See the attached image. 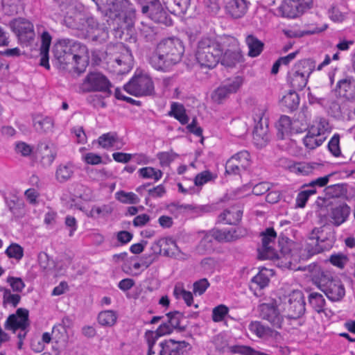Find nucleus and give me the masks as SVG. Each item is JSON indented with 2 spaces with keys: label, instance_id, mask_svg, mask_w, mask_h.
I'll return each instance as SVG.
<instances>
[{
  "label": "nucleus",
  "instance_id": "f257e3e1",
  "mask_svg": "<svg viewBox=\"0 0 355 355\" xmlns=\"http://www.w3.org/2000/svg\"><path fill=\"white\" fill-rule=\"evenodd\" d=\"M98 9L112 19L113 34L116 39L136 43L134 34L136 9L129 0H92Z\"/></svg>",
  "mask_w": 355,
  "mask_h": 355
},
{
  "label": "nucleus",
  "instance_id": "f03ea898",
  "mask_svg": "<svg viewBox=\"0 0 355 355\" xmlns=\"http://www.w3.org/2000/svg\"><path fill=\"white\" fill-rule=\"evenodd\" d=\"M87 47L72 39L58 40L53 48L52 62L60 70L73 71L78 74L85 71L87 64Z\"/></svg>",
  "mask_w": 355,
  "mask_h": 355
},
{
  "label": "nucleus",
  "instance_id": "7ed1b4c3",
  "mask_svg": "<svg viewBox=\"0 0 355 355\" xmlns=\"http://www.w3.org/2000/svg\"><path fill=\"white\" fill-rule=\"evenodd\" d=\"M183 53L184 46L179 39L166 38L158 44L150 63L158 71H167L181 60Z\"/></svg>",
  "mask_w": 355,
  "mask_h": 355
},
{
  "label": "nucleus",
  "instance_id": "20e7f679",
  "mask_svg": "<svg viewBox=\"0 0 355 355\" xmlns=\"http://www.w3.org/2000/svg\"><path fill=\"white\" fill-rule=\"evenodd\" d=\"M261 246L258 248L259 258L261 259H271L277 262L279 267L291 268V260L294 259L293 254L288 248H282L278 252L275 248L277 233L273 228H267L260 234Z\"/></svg>",
  "mask_w": 355,
  "mask_h": 355
},
{
  "label": "nucleus",
  "instance_id": "39448f33",
  "mask_svg": "<svg viewBox=\"0 0 355 355\" xmlns=\"http://www.w3.org/2000/svg\"><path fill=\"white\" fill-rule=\"evenodd\" d=\"M223 54V48L216 38L205 37L198 41L196 58L202 68H214L220 60Z\"/></svg>",
  "mask_w": 355,
  "mask_h": 355
},
{
  "label": "nucleus",
  "instance_id": "423d86ee",
  "mask_svg": "<svg viewBox=\"0 0 355 355\" xmlns=\"http://www.w3.org/2000/svg\"><path fill=\"white\" fill-rule=\"evenodd\" d=\"M322 233L323 230L321 227L313 229L305 248L300 251L301 259H308L316 254L331 248L334 242V234L331 233L329 237H324Z\"/></svg>",
  "mask_w": 355,
  "mask_h": 355
},
{
  "label": "nucleus",
  "instance_id": "0eeeda50",
  "mask_svg": "<svg viewBox=\"0 0 355 355\" xmlns=\"http://www.w3.org/2000/svg\"><path fill=\"white\" fill-rule=\"evenodd\" d=\"M315 284L331 302H339L345 295V288L340 279L331 274L320 272L314 278Z\"/></svg>",
  "mask_w": 355,
  "mask_h": 355
},
{
  "label": "nucleus",
  "instance_id": "6e6552de",
  "mask_svg": "<svg viewBox=\"0 0 355 355\" xmlns=\"http://www.w3.org/2000/svg\"><path fill=\"white\" fill-rule=\"evenodd\" d=\"M125 91L135 96H150L154 93V84L146 73L136 72L123 87Z\"/></svg>",
  "mask_w": 355,
  "mask_h": 355
},
{
  "label": "nucleus",
  "instance_id": "1a4fd4ad",
  "mask_svg": "<svg viewBox=\"0 0 355 355\" xmlns=\"http://www.w3.org/2000/svg\"><path fill=\"white\" fill-rule=\"evenodd\" d=\"M202 233L205 235L200 241V245H205L206 243L211 244L212 239H216L218 242H234L245 237L248 234L247 230L242 227L223 230L213 229L209 232L203 231Z\"/></svg>",
  "mask_w": 355,
  "mask_h": 355
},
{
  "label": "nucleus",
  "instance_id": "9d476101",
  "mask_svg": "<svg viewBox=\"0 0 355 355\" xmlns=\"http://www.w3.org/2000/svg\"><path fill=\"white\" fill-rule=\"evenodd\" d=\"M29 325L28 311L19 308L15 314L8 316L5 323V329L11 330L15 334L19 329L17 338L19 340H24L26 336Z\"/></svg>",
  "mask_w": 355,
  "mask_h": 355
},
{
  "label": "nucleus",
  "instance_id": "9b49d317",
  "mask_svg": "<svg viewBox=\"0 0 355 355\" xmlns=\"http://www.w3.org/2000/svg\"><path fill=\"white\" fill-rule=\"evenodd\" d=\"M112 84L105 76L97 71L89 73L80 85L83 92H102L111 94Z\"/></svg>",
  "mask_w": 355,
  "mask_h": 355
},
{
  "label": "nucleus",
  "instance_id": "f8f14e48",
  "mask_svg": "<svg viewBox=\"0 0 355 355\" xmlns=\"http://www.w3.org/2000/svg\"><path fill=\"white\" fill-rule=\"evenodd\" d=\"M284 300V311L287 313L288 318L297 319L304 314L306 302L302 291L294 290L285 297Z\"/></svg>",
  "mask_w": 355,
  "mask_h": 355
},
{
  "label": "nucleus",
  "instance_id": "ddd939ff",
  "mask_svg": "<svg viewBox=\"0 0 355 355\" xmlns=\"http://www.w3.org/2000/svg\"><path fill=\"white\" fill-rule=\"evenodd\" d=\"M108 37V30L105 25L100 24L94 17H89L88 24L85 31L82 33L81 38L95 44H102L105 42Z\"/></svg>",
  "mask_w": 355,
  "mask_h": 355
},
{
  "label": "nucleus",
  "instance_id": "4468645a",
  "mask_svg": "<svg viewBox=\"0 0 355 355\" xmlns=\"http://www.w3.org/2000/svg\"><path fill=\"white\" fill-rule=\"evenodd\" d=\"M10 25L21 44H28L34 40L33 24L29 20L19 17L12 20Z\"/></svg>",
  "mask_w": 355,
  "mask_h": 355
},
{
  "label": "nucleus",
  "instance_id": "2eb2a0df",
  "mask_svg": "<svg viewBox=\"0 0 355 355\" xmlns=\"http://www.w3.org/2000/svg\"><path fill=\"white\" fill-rule=\"evenodd\" d=\"M251 164L250 155L247 150L240 151L232 156L226 162L225 173L240 175L246 171Z\"/></svg>",
  "mask_w": 355,
  "mask_h": 355
},
{
  "label": "nucleus",
  "instance_id": "dca6fc26",
  "mask_svg": "<svg viewBox=\"0 0 355 355\" xmlns=\"http://www.w3.org/2000/svg\"><path fill=\"white\" fill-rule=\"evenodd\" d=\"M259 311L260 317L267 320L273 328H282L284 317L279 312L276 301L260 304Z\"/></svg>",
  "mask_w": 355,
  "mask_h": 355
},
{
  "label": "nucleus",
  "instance_id": "f3484780",
  "mask_svg": "<svg viewBox=\"0 0 355 355\" xmlns=\"http://www.w3.org/2000/svg\"><path fill=\"white\" fill-rule=\"evenodd\" d=\"M89 21V17L76 10L67 12L63 19V24L69 28L76 30L77 35L81 38Z\"/></svg>",
  "mask_w": 355,
  "mask_h": 355
},
{
  "label": "nucleus",
  "instance_id": "a211bd4d",
  "mask_svg": "<svg viewBox=\"0 0 355 355\" xmlns=\"http://www.w3.org/2000/svg\"><path fill=\"white\" fill-rule=\"evenodd\" d=\"M242 83V78L238 76L223 84L216 89L211 94L212 100L218 104L221 103L230 94L236 92Z\"/></svg>",
  "mask_w": 355,
  "mask_h": 355
},
{
  "label": "nucleus",
  "instance_id": "6ab92c4d",
  "mask_svg": "<svg viewBox=\"0 0 355 355\" xmlns=\"http://www.w3.org/2000/svg\"><path fill=\"white\" fill-rule=\"evenodd\" d=\"M250 2L247 0H225L226 14L233 19L242 18L248 12Z\"/></svg>",
  "mask_w": 355,
  "mask_h": 355
},
{
  "label": "nucleus",
  "instance_id": "aec40b11",
  "mask_svg": "<svg viewBox=\"0 0 355 355\" xmlns=\"http://www.w3.org/2000/svg\"><path fill=\"white\" fill-rule=\"evenodd\" d=\"M159 346V355H182L189 346V343L184 340L176 341L169 339L160 343Z\"/></svg>",
  "mask_w": 355,
  "mask_h": 355
},
{
  "label": "nucleus",
  "instance_id": "412c9836",
  "mask_svg": "<svg viewBox=\"0 0 355 355\" xmlns=\"http://www.w3.org/2000/svg\"><path fill=\"white\" fill-rule=\"evenodd\" d=\"M351 208L345 202L340 203L331 208L329 214L331 223L336 227L341 225L348 218Z\"/></svg>",
  "mask_w": 355,
  "mask_h": 355
},
{
  "label": "nucleus",
  "instance_id": "4be33fe9",
  "mask_svg": "<svg viewBox=\"0 0 355 355\" xmlns=\"http://www.w3.org/2000/svg\"><path fill=\"white\" fill-rule=\"evenodd\" d=\"M336 92L340 96L348 100L355 99V80L354 78L347 76L338 81Z\"/></svg>",
  "mask_w": 355,
  "mask_h": 355
},
{
  "label": "nucleus",
  "instance_id": "5701e85b",
  "mask_svg": "<svg viewBox=\"0 0 355 355\" xmlns=\"http://www.w3.org/2000/svg\"><path fill=\"white\" fill-rule=\"evenodd\" d=\"M211 343L215 350L220 354L227 352L241 354V352L237 351L241 350L242 345H231L227 337L222 334L214 336L211 340Z\"/></svg>",
  "mask_w": 355,
  "mask_h": 355
},
{
  "label": "nucleus",
  "instance_id": "b1692460",
  "mask_svg": "<svg viewBox=\"0 0 355 355\" xmlns=\"http://www.w3.org/2000/svg\"><path fill=\"white\" fill-rule=\"evenodd\" d=\"M146 14L155 23L167 26L172 24V19L169 14L162 7L160 1L153 6Z\"/></svg>",
  "mask_w": 355,
  "mask_h": 355
},
{
  "label": "nucleus",
  "instance_id": "393cba45",
  "mask_svg": "<svg viewBox=\"0 0 355 355\" xmlns=\"http://www.w3.org/2000/svg\"><path fill=\"white\" fill-rule=\"evenodd\" d=\"M37 154L40 157V163L44 167L50 166L55 160L57 152L55 148L42 142L37 146Z\"/></svg>",
  "mask_w": 355,
  "mask_h": 355
},
{
  "label": "nucleus",
  "instance_id": "a878e982",
  "mask_svg": "<svg viewBox=\"0 0 355 355\" xmlns=\"http://www.w3.org/2000/svg\"><path fill=\"white\" fill-rule=\"evenodd\" d=\"M243 211L236 207H232L223 211L218 216V222L228 225H236L242 218Z\"/></svg>",
  "mask_w": 355,
  "mask_h": 355
},
{
  "label": "nucleus",
  "instance_id": "bb28decb",
  "mask_svg": "<svg viewBox=\"0 0 355 355\" xmlns=\"http://www.w3.org/2000/svg\"><path fill=\"white\" fill-rule=\"evenodd\" d=\"M42 44L40 46V64L46 69H50L49 62V52L52 37L48 31H44L41 35Z\"/></svg>",
  "mask_w": 355,
  "mask_h": 355
},
{
  "label": "nucleus",
  "instance_id": "cd10ccee",
  "mask_svg": "<svg viewBox=\"0 0 355 355\" xmlns=\"http://www.w3.org/2000/svg\"><path fill=\"white\" fill-rule=\"evenodd\" d=\"M75 166L73 164L68 162L60 164L55 170V177L58 182L64 183L70 180L74 175Z\"/></svg>",
  "mask_w": 355,
  "mask_h": 355
},
{
  "label": "nucleus",
  "instance_id": "c85d7f7f",
  "mask_svg": "<svg viewBox=\"0 0 355 355\" xmlns=\"http://www.w3.org/2000/svg\"><path fill=\"white\" fill-rule=\"evenodd\" d=\"M279 9L283 16L288 18H295L304 13L295 0H284Z\"/></svg>",
  "mask_w": 355,
  "mask_h": 355
},
{
  "label": "nucleus",
  "instance_id": "c756f323",
  "mask_svg": "<svg viewBox=\"0 0 355 355\" xmlns=\"http://www.w3.org/2000/svg\"><path fill=\"white\" fill-rule=\"evenodd\" d=\"M250 331L260 338L272 337L276 332L268 326L259 321H252L248 326Z\"/></svg>",
  "mask_w": 355,
  "mask_h": 355
},
{
  "label": "nucleus",
  "instance_id": "7c9ffc66",
  "mask_svg": "<svg viewBox=\"0 0 355 355\" xmlns=\"http://www.w3.org/2000/svg\"><path fill=\"white\" fill-rule=\"evenodd\" d=\"M311 130L312 135H318L320 137H327L331 130V127L329 125V121L322 117H318L315 119L313 125L309 128Z\"/></svg>",
  "mask_w": 355,
  "mask_h": 355
},
{
  "label": "nucleus",
  "instance_id": "2f4dec72",
  "mask_svg": "<svg viewBox=\"0 0 355 355\" xmlns=\"http://www.w3.org/2000/svg\"><path fill=\"white\" fill-rule=\"evenodd\" d=\"M166 8L176 15H181L186 13L188 10L191 0H162Z\"/></svg>",
  "mask_w": 355,
  "mask_h": 355
},
{
  "label": "nucleus",
  "instance_id": "473e14b6",
  "mask_svg": "<svg viewBox=\"0 0 355 355\" xmlns=\"http://www.w3.org/2000/svg\"><path fill=\"white\" fill-rule=\"evenodd\" d=\"M98 144L103 148L108 149L110 148H115L119 149L120 144L119 138L115 132H110L103 134L98 139Z\"/></svg>",
  "mask_w": 355,
  "mask_h": 355
},
{
  "label": "nucleus",
  "instance_id": "72a5a7b5",
  "mask_svg": "<svg viewBox=\"0 0 355 355\" xmlns=\"http://www.w3.org/2000/svg\"><path fill=\"white\" fill-rule=\"evenodd\" d=\"M245 43L248 47V56L255 58L259 56L263 50L264 44L253 35L245 37Z\"/></svg>",
  "mask_w": 355,
  "mask_h": 355
},
{
  "label": "nucleus",
  "instance_id": "f704fd0d",
  "mask_svg": "<svg viewBox=\"0 0 355 355\" xmlns=\"http://www.w3.org/2000/svg\"><path fill=\"white\" fill-rule=\"evenodd\" d=\"M6 202L9 210L15 217L20 218L24 215V202L22 199L13 196L6 198Z\"/></svg>",
  "mask_w": 355,
  "mask_h": 355
},
{
  "label": "nucleus",
  "instance_id": "c9c22d12",
  "mask_svg": "<svg viewBox=\"0 0 355 355\" xmlns=\"http://www.w3.org/2000/svg\"><path fill=\"white\" fill-rule=\"evenodd\" d=\"M308 78L306 75L298 73L295 70L292 69L288 75V81L291 86L296 89L302 90L307 84Z\"/></svg>",
  "mask_w": 355,
  "mask_h": 355
},
{
  "label": "nucleus",
  "instance_id": "e433bc0d",
  "mask_svg": "<svg viewBox=\"0 0 355 355\" xmlns=\"http://www.w3.org/2000/svg\"><path fill=\"white\" fill-rule=\"evenodd\" d=\"M243 60V55L240 51L235 50H227L223 53V56H221V64L226 67H232L236 65V63L241 62Z\"/></svg>",
  "mask_w": 355,
  "mask_h": 355
},
{
  "label": "nucleus",
  "instance_id": "4c0bfd02",
  "mask_svg": "<svg viewBox=\"0 0 355 355\" xmlns=\"http://www.w3.org/2000/svg\"><path fill=\"white\" fill-rule=\"evenodd\" d=\"M168 115L173 116L182 125L187 124L189 121L184 105L178 103H173L171 104Z\"/></svg>",
  "mask_w": 355,
  "mask_h": 355
},
{
  "label": "nucleus",
  "instance_id": "58836bf2",
  "mask_svg": "<svg viewBox=\"0 0 355 355\" xmlns=\"http://www.w3.org/2000/svg\"><path fill=\"white\" fill-rule=\"evenodd\" d=\"M315 68V62L312 59H304L298 61L293 66V69L298 73H302L303 75H306L309 77L311 73L314 71Z\"/></svg>",
  "mask_w": 355,
  "mask_h": 355
},
{
  "label": "nucleus",
  "instance_id": "ea45409f",
  "mask_svg": "<svg viewBox=\"0 0 355 355\" xmlns=\"http://www.w3.org/2000/svg\"><path fill=\"white\" fill-rule=\"evenodd\" d=\"M137 34L146 42L155 40L156 31L150 24L141 21L137 28Z\"/></svg>",
  "mask_w": 355,
  "mask_h": 355
},
{
  "label": "nucleus",
  "instance_id": "a19ab883",
  "mask_svg": "<svg viewBox=\"0 0 355 355\" xmlns=\"http://www.w3.org/2000/svg\"><path fill=\"white\" fill-rule=\"evenodd\" d=\"M281 103L288 110L293 112L297 109L300 103V97L295 91H290L282 98Z\"/></svg>",
  "mask_w": 355,
  "mask_h": 355
},
{
  "label": "nucleus",
  "instance_id": "79ce46f5",
  "mask_svg": "<svg viewBox=\"0 0 355 355\" xmlns=\"http://www.w3.org/2000/svg\"><path fill=\"white\" fill-rule=\"evenodd\" d=\"M308 301L311 306L318 313L324 311L326 304L323 295L317 292H312L309 295Z\"/></svg>",
  "mask_w": 355,
  "mask_h": 355
},
{
  "label": "nucleus",
  "instance_id": "37998d69",
  "mask_svg": "<svg viewBox=\"0 0 355 355\" xmlns=\"http://www.w3.org/2000/svg\"><path fill=\"white\" fill-rule=\"evenodd\" d=\"M327 137H320L318 135H312L311 130H308L306 135L303 139V144L305 147L309 150H313L321 146L326 140Z\"/></svg>",
  "mask_w": 355,
  "mask_h": 355
},
{
  "label": "nucleus",
  "instance_id": "c03bdc74",
  "mask_svg": "<svg viewBox=\"0 0 355 355\" xmlns=\"http://www.w3.org/2000/svg\"><path fill=\"white\" fill-rule=\"evenodd\" d=\"M347 191L346 184H335L324 189L325 195L329 198H340L346 195Z\"/></svg>",
  "mask_w": 355,
  "mask_h": 355
},
{
  "label": "nucleus",
  "instance_id": "a18cd8bd",
  "mask_svg": "<svg viewBox=\"0 0 355 355\" xmlns=\"http://www.w3.org/2000/svg\"><path fill=\"white\" fill-rule=\"evenodd\" d=\"M117 319L116 312L112 310L101 311L98 315V323L102 326L112 327Z\"/></svg>",
  "mask_w": 355,
  "mask_h": 355
},
{
  "label": "nucleus",
  "instance_id": "49530a36",
  "mask_svg": "<svg viewBox=\"0 0 355 355\" xmlns=\"http://www.w3.org/2000/svg\"><path fill=\"white\" fill-rule=\"evenodd\" d=\"M239 352L243 355H283L284 354L282 347H276L275 352L267 353L255 349L251 347L242 345L241 350Z\"/></svg>",
  "mask_w": 355,
  "mask_h": 355
},
{
  "label": "nucleus",
  "instance_id": "de8ad7c7",
  "mask_svg": "<svg viewBox=\"0 0 355 355\" xmlns=\"http://www.w3.org/2000/svg\"><path fill=\"white\" fill-rule=\"evenodd\" d=\"M344 110L345 105L341 99L332 100L329 102L328 112L331 116L337 119L342 117Z\"/></svg>",
  "mask_w": 355,
  "mask_h": 355
},
{
  "label": "nucleus",
  "instance_id": "09e8293b",
  "mask_svg": "<svg viewBox=\"0 0 355 355\" xmlns=\"http://www.w3.org/2000/svg\"><path fill=\"white\" fill-rule=\"evenodd\" d=\"M138 173L140 177L145 179H153L155 182L161 179L163 174L161 170L150 166L141 168Z\"/></svg>",
  "mask_w": 355,
  "mask_h": 355
},
{
  "label": "nucleus",
  "instance_id": "8fccbe9b",
  "mask_svg": "<svg viewBox=\"0 0 355 355\" xmlns=\"http://www.w3.org/2000/svg\"><path fill=\"white\" fill-rule=\"evenodd\" d=\"M116 198L124 204H137L139 202V197L132 192L119 191L115 194Z\"/></svg>",
  "mask_w": 355,
  "mask_h": 355
},
{
  "label": "nucleus",
  "instance_id": "3c124183",
  "mask_svg": "<svg viewBox=\"0 0 355 355\" xmlns=\"http://www.w3.org/2000/svg\"><path fill=\"white\" fill-rule=\"evenodd\" d=\"M270 137L268 130H253V141L257 146H264L269 141Z\"/></svg>",
  "mask_w": 355,
  "mask_h": 355
},
{
  "label": "nucleus",
  "instance_id": "603ef678",
  "mask_svg": "<svg viewBox=\"0 0 355 355\" xmlns=\"http://www.w3.org/2000/svg\"><path fill=\"white\" fill-rule=\"evenodd\" d=\"M113 208L110 205H103L102 207L93 206L89 213L87 214L88 217L97 218L99 216H106L112 214Z\"/></svg>",
  "mask_w": 355,
  "mask_h": 355
},
{
  "label": "nucleus",
  "instance_id": "864d4df0",
  "mask_svg": "<svg viewBox=\"0 0 355 355\" xmlns=\"http://www.w3.org/2000/svg\"><path fill=\"white\" fill-rule=\"evenodd\" d=\"M6 254L10 258L20 260L24 256V249L17 243H12L6 249Z\"/></svg>",
  "mask_w": 355,
  "mask_h": 355
},
{
  "label": "nucleus",
  "instance_id": "5fc2aeb1",
  "mask_svg": "<svg viewBox=\"0 0 355 355\" xmlns=\"http://www.w3.org/2000/svg\"><path fill=\"white\" fill-rule=\"evenodd\" d=\"M229 309L223 304L218 305L213 309L212 320L215 322H218L224 320L227 315Z\"/></svg>",
  "mask_w": 355,
  "mask_h": 355
},
{
  "label": "nucleus",
  "instance_id": "6e6d98bb",
  "mask_svg": "<svg viewBox=\"0 0 355 355\" xmlns=\"http://www.w3.org/2000/svg\"><path fill=\"white\" fill-rule=\"evenodd\" d=\"M291 120L289 116L286 115H282L277 123V128L278 131L281 133V137H283L284 133H288L291 130Z\"/></svg>",
  "mask_w": 355,
  "mask_h": 355
},
{
  "label": "nucleus",
  "instance_id": "4d7b16f0",
  "mask_svg": "<svg viewBox=\"0 0 355 355\" xmlns=\"http://www.w3.org/2000/svg\"><path fill=\"white\" fill-rule=\"evenodd\" d=\"M316 193L315 189H310L300 191L296 198V205L298 207H304L310 196Z\"/></svg>",
  "mask_w": 355,
  "mask_h": 355
},
{
  "label": "nucleus",
  "instance_id": "13d9d810",
  "mask_svg": "<svg viewBox=\"0 0 355 355\" xmlns=\"http://www.w3.org/2000/svg\"><path fill=\"white\" fill-rule=\"evenodd\" d=\"M180 313L179 311L169 312L166 315L168 318V321L169 326L172 327L174 330L175 329H179L180 331H183L184 329V327H180Z\"/></svg>",
  "mask_w": 355,
  "mask_h": 355
},
{
  "label": "nucleus",
  "instance_id": "bf43d9fd",
  "mask_svg": "<svg viewBox=\"0 0 355 355\" xmlns=\"http://www.w3.org/2000/svg\"><path fill=\"white\" fill-rule=\"evenodd\" d=\"M34 125L37 130L48 132L53 129V121L51 117H45L41 120L35 121Z\"/></svg>",
  "mask_w": 355,
  "mask_h": 355
},
{
  "label": "nucleus",
  "instance_id": "052dcab7",
  "mask_svg": "<svg viewBox=\"0 0 355 355\" xmlns=\"http://www.w3.org/2000/svg\"><path fill=\"white\" fill-rule=\"evenodd\" d=\"M329 260L332 265L339 268H343L349 261L347 255L343 253L331 254Z\"/></svg>",
  "mask_w": 355,
  "mask_h": 355
},
{
  "label": "nucleus",
  "instance_id": "680f3d73",
  "mask_svg": "<svg viewBox=\"0 0 355 355\" xmlns=\"http://www.w3.org/2000/svg\"><path fill=\"white\" fill-rule=\"evenodd\" d=\"M178 157V155L173 151L162 152L157 154V158L162 166L169 165Z\"/></svg>",
  "mask_w": 355,
  "mask_h": 355
},
{
  "label": "nucleus",
  "instance_id": "e2e57ef3",
  "mask_svg": "<svg viewBox=\"0 0 355 355\" xmlns=\"http://www.w3.org/2000/svg\"><path fill=\"white\" fill-rule=\"evenodd\" d=\"M3 304H10L16 307L20 302L21 297L18 294H12L9 289L3 290Z\"/></svg>",
  "mask_w": 355,
  "mask_h": 355
},
{
  "label": "nucleus",
  "instance_id": "0e129e2a",
  "mask_svg": "<svg viewBox=\"0 0 355 355\" xmlns=\"http://www.w3.org/2000/svg\"><path fill=\"white\" fill-rule=\"evenodd\" d=\"M38 263L43 270H49L54 266L53 261L50 259L49 256L44 252L39 253Z\"/></svg>",
  "mask_w": 355,
  "mask_h": 355
},
{
  "label": "nucleus",
  "instance_id": "69168bd1",
  "mask_svg": "<svg viewBox=\"0 0 355 355\" xmlns=\"http://www.w3.org/2000/svg\"><path fill=\"white\" fill-rule=\"evenodd\" d=\"M340 137L338 135H334L328 144V148L329 151L335 157H338L340 155V149L339 146Z\"/></svg>",
  "mask_w": 355,
  "mask_h": 355
},
{
  "label": "nucleus",
  "instance_id": "338daca9",
  "mask_svg": "<svg viewBox=\"0 0 355 355\" xmlns=\"http://www.w3.org/2000/svg\"><path fill=\"white\" fill-rule=\"evenodd\" d=\"M209 286V283L207 279H201L194 282L193 291L194 294L201 295L205 292Z\"/></svg>",
  "mask_w": 355,
  "mask_h": 355
},
{
  "label": "nucleus",
  "instance_id": "774afa93",
  "mask_svg": "<svg viewBox=\"0 0 355 355\" xmlns=\"http://www.w3.org/2000/svg\"><path fill=\"white\" fill-rule=\"evenodd\" d=\"M252 282L256 284L260 288H263L268 286L269 278L262 271H260L252 279Z\"/></svg>",
  "mask_w": 355,
  "mask_h": 355
}]
</instances>
